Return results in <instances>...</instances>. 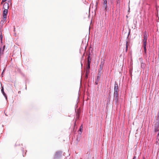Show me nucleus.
<instances>
[{"label":"nucleus","instance_id":"21","mask_svg":"<svg viewBox=\"0 0 159 159\" xmlns=\"http://www.w3.org/2000/svg\"><path fill=\"white\" fill-rule=\"evenodd\" d=\"M57 153L56 154V155H55V158L56 157V156H57Z\"/></svg>","mask_w":159,"mask_h":159},{"label":"nucleus","instance_id":"1","mask_svg":"<svg viewBox=\"0 0 159 159\" xmlns=\"http://www.w3.org/2000/svg\"><path fill=\"white\" fill-rule=\"evenodd\" d=\"M148 37V34L147 33L146 31H145L143 33V47L144 49V52L145 54L146 53L147 49V40Z\"/></svg>","mask_w":159,"mask_h":159},{"label":"nucleus","instance_id":"2","mask_svg":"<svg viewBox=\"0 0 159 159\" xmlns=\"http://www.w3.org/2000/svg\"><path fill=\"white\" fill-rule=\"evenodd\" d=\"M9 7L8 3L7 2L5 3L3 6V9H4L3 13V16H7Z\"/></svg>","mask_w":159,"mask_h":159},{"label":"nucleus","instance_id":"4","mask_svg":"<svg viewBox=\"0 0 159 159\" xmlns=\"http://www.w3.org/2000/svg\"><path fill=\"white\" fill-rule=\"evenodd\" d=\"M104 60L103 61H102L100 65V68L98 70V75H99V77H100L101 76V72L103 69V67L104 66Z\"/></svg>","mask_w":159,"mask_h":159},{"label":"nucleus","instance_id":"14","mask_svg":"<svg viewBox=\"0 0 159 159\" xmlns=\"http://www.w3.org/2000/svg\"><path fill=\"white\" fill-rule=\"evenodd\" d=\"M3 51L2 50V49L1 48H0V56H1L2 54H3Z\"/></svg>","mask_w":159,"mask_h":159},{"label":"nucleus","instance_id":"6","mask_svg":"<svg viewBox=\"0 0 159 159\" xmlns=\"http://www.w3.org/2000/svg\"><path fill=\"white\" fill-rule=\"evenodd\" d=\"M157 124H156V125L155 126V132H157L159 130V122L158 121V122H157Z\"/></svg>","mask_w":159,"mask_h":159},{"label":"nucleus","instance_id":"16","mask_svg":"<svg viewBox=\"0 0 159 159\" xmlns=\"http://www.w3.org/2000/svg\"><path fill=\"white\" fill-rule=\"evenodd\" d=\"M121 0H116V2L117 4L120 3V1Z\"/></svg>","mask_w":159,"mask_h":159},{"label":"nucleus","instance_id":"23","mask_svg":"<svg viewBox=\"0 0 159 159\" xmlns=\"http://www.w3.org/2000/svg\"><path fill=\"white\" fill-rule=\"evenodd\" d=\"M75 124H76V121H75Z\"/></svg>","mask_w":159,"mask_h":159},{"label":"nucleus","instance_id":"11","mask_svg":"<svg viewBox=\"0 0 159 159\" xmlns=\"http://www.w3.org/2000/svg\"><path fill=\"white\" fill-rule=\"evenodd\" d=\"M88 63H91V59L90 58L89 56L88 57Z\"/></svg>","mask_w":159,"mask_h":159},{"label":"nucleus","instance_id":"8","mask_svg":"<svg viewBox=\"0 0 159 159\" xmlns=\"http://www.w3.org/2000/svg\"><path fill=\"white\" fill-rule=\"evenodd\" d=\"M90 63H88V66L87 67V70H86V73H89V70L90 69Z\"/></svg>","mask_w":159,"mask_h":159},{"label":"nucleus","instance_id":"18","mask_svg":"<svg viewBox=\"0 0 159 159\" xmlns=\"http://www.w3.org/2000/svg\"><path fill=\"white\" fill-rule=\"evenodd\" d=\"M128 46H126V52H127L128 50Z\"/></svg>","mask_w":159,"mask_h":159},{"label":"nucleus","instance_id":"20","mask_svg":"<svg viewBox=\"0 0 159 159\" xmlns=\"http://www.w3.org/2000/svg\"><path fill=\"white\" fill-rule=\"evenodd\" d=\"M7 0H2V2H4L6 1Z\"/></svg>","mask_w":159,"mask_h":159},{"label":"nucleus","instance_id":"26","mask_svg":"<svg viewBox=\"0 0 159 159\" xmlns=\"http://www.w3.org/2000/svg\"><path fill=\"white\" fill-rule=\"evenodd\" d=\"M144 159V157H143V159Z\"/></svg>","mask_w":159,"mask_h":159},{"label":"nucleus","instance_id":"19","mask_svg":"<svg viewBox=\"0 0 159 159\" xmlns=\"http://www.w3.org/2000/svg\"><path fill=\"white\" fill-rule=\"evenodd\" d=\"M133 159H137L136 157L135 156H134Z\"/></svg>","mask_w":159,"mask_h":159},{"label":"nucleus","instance_id":"12","mask_svg":"<svg viewBox=\"0 0 159 159\" xmlns=\"http://www.w3.org/2000/svg\"><path fill=\"white\" fill-rule=\"evenodd\" d=\"M82 130H83V126H82V124L80 127V129H79V131H80V132L81 133L82 132Z\"/></svg>","mask_w":159,"mask_h":159},{"label":"nucleus","instance_id":"15","mask_svg":"<svg viewBox=\"0 0 159 159\" xmlns=\"http://www.w3.org/2000/svg\"><path fill=\"white\" fill-rule=\"evenodd\" d=\"M1 91L2 92V93L3 94V95H5V93H4V92L3 89V88H2L1 89Z\"/></svg>","mask_w":159,"mask_h":159},{"label":"nucleus","instance_id":"24","mask_svg":"<svg viewBox=\"0 0 159 159\" xmlns=\"http://www.w3.org/2000/svg\"><path fill=\"white\" fill-rule=\"evenodd\" d=\"M98 77H97V80H98Z\"/></svg>","mask_w":159,"mask_h":159},{"label":"nucleus","instance_id":"3","mask_svg":"<svg viewBox=\"0 0 159 159\" xmlns=\"http://www.w3.org/2000/svg\"><path fill=\"white\" fill-rule=\"evenodd\" d=\"M102 8L105 11L107 10V0H103Z\"/></svg>","mask_w":159,"mask_h":159},{"label":"nucleus","instance_id":"7","mask_svg":"<svg viewBox=\"0 0 159 159\" xmlns=\"http://www.w3.org/2000/svg\"><path fill=\"white\" fill-rule=\"evenodd\" d=\"M118 86L117 84V82H115V83L114 91H118Z\"/></svg>","mask_w":159,"mask_h":159},{"label":"nucleus","instance_id":"22","mask_svg":"<svg viewBox=\"0 0 159 159\" xmlns=\"http://www.w3.org/2000/svg\"><path fill=\"white\" fill-rule=\"evenodd\" d=\"M18 93H20V91H19V92H18Z\"/></svg>","mask_w":159,"mask_h":159},{"label":"nucleus","instance_id":"25","mask_svg":"<svg viewBox=\"0 0 159 159\" xmlns=\"http://www.w3.org/2000/svg\"><path fill=\"white\" fill-rule=\"evenodd\" d=\"M4 47H5V46H4V47H3V48H4Z\"/></svg>","mask_w":159,"mask_h":159},{"label":"nucleus","instance_id":"17","mask_svg":"<svg viewBox=\"0 0 159 159\" xmlns=\"http://www.w3.org/2000/svg\"><path fill=\"white\" fill-rule=\"evenodd\" d=\"M128 46V42L127 41H126V46Z\"/></svg>","mask_w":159,"mask_h":159},{"label":"nucleus","instance_id":"10","mask_svg":"<svg viewBox=\"0 0 159 159\" xmlns=\"http://www.w3.org/2000/svg\"><path fill=\"white\" fill-rule=\"evenodd\" d=\"M80 109H78L77 111V113H76L77 117L76 118V119H78L79 118V116H80Z\"/></svg>","mask_w":159,"mask_h":159},{"label":"nucleus","instance_id":"5","mask_svg":"<svg viewBox=\"0 0 159 159\" xmlns=\"http://www.w3.org/2000/svg\"><path fill=\"white\" fill-rule=\"evenodd\" d=\"M118 91H114V100L117 102L118 101Z\"/></svg>","mask_w":159,"mask_h":159},{"label":"nucleus","instance_id":"9","mask_svg":"<svg viewBox=\"0 0 159 159\" xmlns=\"http://www.w3.org/2000/svg\"><path fill=\"white\" fill-rule=\"evenodd\" d=\"M3 18L2 20L1 21V22H0L1 24H2V25L4 23V22H5L6 21V18L7 17V16H3Z\"/></svg>","mask_w":159,"mask_h":159},{"label":"nucleus","instance_id":"13","mask_svg":"<svg viewBox=\"0 0 159 159\" xmlns=\"http://www.w3.org/2000/svg\"><path fill=\"white\" fill-rule=\"evenodd\" d=\"M0 38L1 39V40L2 41V39L3 38V36H2V33H1L0 34Z\"/></svg>","mask_w":159,"mask_h":159}]
</instances>
